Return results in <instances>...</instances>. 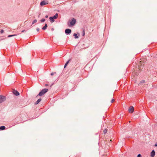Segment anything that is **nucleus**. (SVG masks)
Here are the masks:
<instances>
[{"label":"nucleus","mask_w":157,"mask_h":157,"mask_svg":"<svg viewBox=\"0 0 157 157\" xmlns=\"http://www.w3.org/2000/svg\"><path fill=\"white\" fill-rule=\"evenodd\" d=\"M48 91V89H44L42 90L39 93L38 95L40 96H42L45 93L47 92Z\"/></svg>","instance_id":"f257e3e1"},{"label":"nucleus","mask_w":157,"mask_h":157,"mask_svg":"<svg viewBox=\"0 0 157 157\" xmlns=\"http://www.w3.org/2000/svg\"><path fill=\"white\" fill-rule=\"evenodd\" d=\"M76 21L75 19L73 18H72L71 21H69V22L71 26L74 25L76 23Z\"/></svg>","instance_id":"f03ea898"},{"label":"nucleus","mask_w":157,"mask_h":157,"mask_svg":"<svg viewBox=\"0 0 157 157\" xmlns=\"http://www.w3.org/2000/svg\"><path fill=\"white\" fill-rule=\"evenodd\" d=\"M6 99L5 96L0 95V103L3 102Z\"/></svg>","instance_id":"7ed1b4c3"},{"label":"nucleus","mask_w":157,"mask_h":157,"mask_svg":"<svg viewBox=\"0 0 157 157\" xmlns=\"http://www.w3.org/2000/svg\"><path fill=\"white\" fill-rule=\"evenodd\" d=\"M142 63H143L140 61L139 63V65L138 66V69H139L140 71L142 70V69L143 68L144 64L142 65Z\"/></svg>","instance_id":"20e7f679"},{"label":"nucleus","mask_w":157,"mask_h":157,"mask_svg":"<svg viewBox=\"0 0 157 157\" xmlns=\"http://www.w3.org/2000/svg\"><path fill=\"white\" fill-rule=\"evenodd\" d=\"M134 111V108L133 107L131 106L129 108L128 111L129 113H132Z\"/></svg>","instance_id":"39448f33"},{"label":"nucleus","mask_w":157,"mask_h":157,"mask_svg":"<svg viewBox=\"0 0 157 157\" xmlns=\"http://www.w3.org/2000/svg\"><path fill=\"white\" fill-rule=\"evenodd\" d=\"M71 31L70 29H67L65 30V33L66 34H69L71 33Z\"/></svg>","instance_id":"423d86ee"},{"label":"nucleus","mask_w":157,"mask_h":157,"mask_svg":"<svg viewBox=\"0 0 157 157\" xmlns=\"http://www.w3.org/2000/svg\"><path fill=\"white\" fill-rule=\"evenodd\" d=\"M48 2L46 1H43L40 2V5L41 6H44L48 4Z\"/></svg>","instance_id":"0eeeda50"},{"label":"nucleus","mask_w":157,"mask_h":157,"mask_svg":"<svg viewBox=\"0 0 157 157\" xmlns=\"http://www.w3.org/2000/svg\"><path fill=\"white\" fill-rule=\"evenodd\" d=\"M155 155V152L154 150L152 151L151 153V157H154Z\"/></svg>","instance_id":"6e6552de"},{"label":"nucleus","mask_w":157,"mask_h":157,"mask_svg":"<svg viewBox=\"0 0 157 157\" xmlns=\"http://www.w3.org/2000/svg\"><path fill=\"white\" fill-rule=\"evenodd\" d=\"M13 93L16 96H17L19 95V93L17 90H14L13 91Z\"/></svg>","instance_id":"1a4fd4ad"},{"label":"nucleus","mask_w":157,"mask_h":157,"mask_svg":"<svg viewBox=\"0 0 157 157\" xmlns=\"http://www.w3.org/2000/svg\"><path fill=\"white\" fill-rule=\"evenodd\" d=\"M58 17V13H56L54 16H53V18L54 19H56Z\"/></svg>","instance_id":"9d476101"},{"label":"nucleus","mask_w":157,"mask_h":157,"mask_svg":"<svg viewBox=\"0 0 157 157\" xmlns=\"http://www.w3.org/2000/svg\"><path fill=\"white\" fill-rule=\"evenodd\" d=\"M47 26V25L46 23L45 24L44 26L42 28V29L43 30H45L46 29Z\"/></svg>","instance_id":"9b49d317"},{"label":"nucleus","mask_w":157,"mask_h":157,"mask_svg":"<svg viewBox=\"0 0 157 157\" xmlns=\"http://www.w3.org/2000/svg\"><path fill=\"white\" fill-rule=\"evenodd\" d=\"M49 19L51 21V22H53L54 21V19L52 17H49Z\"/></svg>","instance_id":"f8f14e48"},{"label":"nucleus","mask_w":157,"mask_h":157,"mask_svg":"<svg viewBox=\"0 0 157 157\" xmlns=\"http://www.w3.org/2000/svg\"><path fill=\"white\" fill-rule=\"evenodd\" d=\"M5 127L4 126H2L0 127V130H4L5 129Z\"/></svg>","instance_id":"ddd939ff"},{"label":"nucleus","mask_w":157,"mask_h":157,"mask_svg":"<svg viewBox=\"0 0 157 157\" xmlns=\"http://www.w3.org/2000/svg\"><path fill=\"white\" fill-rule=\"evenodd\" d=\"M70 61V60H68L66 62V63L65 65H64V68H65L66 67V66L67 65V64H68V63H69V61Z\"/></svg>","instance_id":"4468645a"},{"label":"nucleus","mask_w":157,"mask_h":157,"mask_svg":"<svg viewBox=\"0 0 157 157\" xmlns=\"http://www.w3.org/2000/svg\"><path fill=\"white\" fill-rule=\"evenodd\" d=\"M73 36H75V38L77 39L78 38V36H77V34L76 33H74L73 34Z\"/></svg>","instance_id":"2eb2a0df"},{"label":"nucleus","mask_w":157,"mask_h":157,"mask_svg":"<svg viewBox=\"0 0 157 157\" xmlns=\"http://www.w3.org/2000/svg\"><path fill=\"white\" fill-rule=\"evenodd\" d=\"M41 99L40 98L38 99L37 101H36V104H38L41 101Z\"/></svg>","instance_id":"dca6fc26"},{"label":"nucleus","mask_w":157,"mask_h":157,"mask_svg":"<svg viewBox=\"0 0 157 157\" xmlns=\"http://www.w3.org/2000/svg\"><path fill=\"white\" fill-rule=\"evenodd\" d=\"M37 20H34L32 22V24H34L36 22H37Z\"/></svg>","instance_id":"f3484780"},{"label":"nucleus","mask_w":157,"mask_h":157,"mask_svg":"<svg viewBox=\"0 0 157 157\" xmlns=\"http://www.w3.org/2000/svg\"><path fill=\"white\" fill-rule=\"evenodd\" d=\"M85 30L84 29L83 30V31H82V36H84L85 35Z\"/></svg>","instance_id":"a211bd4d"},{"label":"nucleus","mask_w":157,"mask_h":157,"mask_svg":"<svg viewBox=\"0 0 157 157\" xmlns=\"http://www.w3.org/2000/svg\"><path fill=\"white\" fill-rule=\"evenodd\" d=\"M16 35H9L8 36V37H11L12 36H15Z\"/></svg>","instance_id":"6ab92c4d"},{"label":"nucleus","mask_w":157,"mask_h":157,"mask_svg":"<svg viewBox=\"0 0 157 157\" xmlns=\"http://www.w3.org/2000/svg\"><path fill=\"white\" fill-rule=\"evenodd\" d=\"M45 21V20L44 19H42L40 21L41 22H44Z\"/></svg>","instance_id":"aec40b11"},{"label":"nucleus","mask_w":157,"mask_h":157,"mask_svg":"<svg viewBox=\"0 0 157 157\" xmlns=\"http://www.w3.org/2000/svg\"><path fill=\"white\" fill-rule=\"evenodd\" d=\"M4 31V30H3V29H2V30H1V31H0V33H3Z\"/></svg>","instance_id":"412c9836"},{"label":"nucleus","mask_w":157,"mask_h":157,"mask_svg":"<svg viewBox=\"0 0 157 157\" xmlns=\"http://www.w3.org/2000/svg\"><path fill=\"white\" fill-rule=\"evenodd\" d=\"M56 72H52L51 74V75L52 76L54 75V74H56Z\"/></svg>","instance_id":"4be33fe9"},{"label":"nucleus","mask_w":157,"mask_h":157,"mask_svg":"<svg viewBox=\"0 0 157 157\" xmlns=\"http://www.w3.org/2000/svg\"><path fill=\"white\" fill-rule=\"evenodd\" d=\"M137 157H141V155L140 154L138 155Z\"/></svg>","instance_id":"5701e85b"},{"label":"nucleus","mask_w":157,"mask_h":157,"mask_svg":"<svg viewBox=\"0 0 157 157\" xmlns=\"http://www.w3.org/2000/svg\"><path fill=\"white\" fill-rule=\"evenodd\" d=\"M114 101V100L113 99H112L111 100V102L113 103Z\"/></svg>","instance_id":"b1692460"},{"label":"nucleus","mask_w":157,"mask_h":157,"mask_svg":"<svg viewBox=\"0 0 157 157\" xmlns=\"http://www.w3.org/2000/svg\"><path fill=\"white\" fill-rule=\"evenodd\" d=\"M141 82H142V83H144L145 82V81L144 80H142L141 81Z\"/></svg>","instance_id":"393cba45"},{"label":"nucleus","mask_w":157,"mask_h":157,"mask_svg":"<svg viewBox=\"0 0 157 157\" xmlns=\"http://www.w3.org/2000/svg\"><path fill=\"white\" fill-rule=\"evenodd\" d=\"M104 134H105L106 132V130H104Z\"/></svg>","instance_id":"a878e982"},{"label":"nucleus","mask_w":157,"mask_h":157,"mask_svg":"<svg viewBox=\"0 0 157 157\" xmlns=\"http://www.w3.org/2000/svg\"><path fill=\"white\" fill-rule=\"evenodd\" d=\"M45 17L46 18H48V15H46V16H45Z\"/></svg>","instance_id":"bb28decb"},{"label":"nucleus","mask_w":157,"mask_h":157,"mask_svg":"<svg viewBox=\"0 0 157 157\" xmlns=\"http://www.w3.org/2000/svg\"><path fill=\"white\" fill-rule=\"evenodd\" d=\"M155 147H157V143L155 144Z\"/></svg>","instance_id":"cd10ccee"},{"label":"nucleus","mask_w":157,"mask_h":157,"mask_svg":"<svg viewBox=\"0 0 157 157\" xmlns=\"http://www.w3.org/2000/svg\"><path fill=\"white\" fill-rule=\"evenodd\" d=\"M45 86H48V84H46L45 85Z\"/></svg>","instance_id":"c85d7f7f"},{"label":"nucleus","mask_w":157,"mask_h":157,"mask_svg":"<svg viewBox=\"0 0 157 157\" xmlns=\"http://www.w3.org/2000/svg\"><path fill=\"white\" fill-rule=\"evenodd\" d=\"M36 30L37 31H39V29L38 28Z\"/></svg>","instance_id":"c756f323"}]
</instances>
